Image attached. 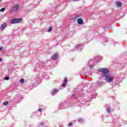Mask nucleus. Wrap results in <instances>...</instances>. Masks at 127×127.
<instances>
[{"label": "nucleus", "instance_id": "obj_2", "mask_svg": "<svg viewBox=\"0 0 127 127\" xmlns=\"http://www.w3.org/2000/svg\"><path fill=\"white\" fill-rule=\"evenodd\" d=\"M98 71L101 73H104V74H108L110 72L108 68H100Z\"/></svg>", "mask_w": 127, "mask_h": 127}, {"label": "nucleus", "instance_id": "obj_6", "mask_svg": "<svg viewBox=\"0 0 127 127\" xmlns=\"http://www.w3.org/2000/svg\"><path fill=\"white\" fill-rule=\"evenodd\" d=\"M59 57V55L58 53L54 54L52 56V60H56V59H58V57Z\"/></svg>", "mask_w": 127, "mask_h": 127}, {"label": "nucleus", "instance_id": "obj_1", "mask_svg": "<svg viewBox=\"0 0 127 127\" xmlns=\"http://www.w3.org/2000/svg\"><path fill=\"white\" fill-rule=\"evenodd\" d=\"M21 18L20 19H13L10 21V24H14V23H20L21 22Z\"/></svg>", "mask_w": 127, "mask_h": 127}, {"label": "nucleus", "instance_id": "obj_13", "mask_svg": "<svg viewBox=\"0 0 127 127\" xmlns=\"http://www.w3.org/2000/svg\"><path fill=\"white\" fill-rule=\"evenodd\" d=\"M51 31H52V27H50L48 30V32H50Z\"/></svg>", "mask_w": 127, "mask_h": 127}, {"label": "nucleus", "instance_id": "obj_10", "mask_svg": "<svg viewBox=\"0 0 127 127\" xmlns=\"http://www.w3.org/2000/svg\"><path fill=\"white\" fill-rule=\"evenodd\" d=\"M103 84V81H99L96 82V86H101Z\"/></svg>", "mask_w": 127, "mask_h": 127}, {"label": "nucleus", "instance_id": "obj_4", "mask_svg": "<svg viewBox=\"0 0 127 127\" xmlns=\"http://www.w3.org/2000/svg\"><path fill=\"white\" fill-rule=\"evenodd\" d=\"M19 8V5H15L13 7L12 9L11 10V12H13L14 11H17Z\"/></svg>", "mask_w": 127, "mask_h": 127}, {"label": "nucleus", "instance_id": "obj_20", "mask_svg": "<svg viewBox=\"0 0 127 127\" xmlns=\"http://www.w3.org/2000/svg\"><path fill=\"white\" fill-rule=\"evenodd\" d=\"M68 127H72V123H69Z\"/></svg>", "mask_w": 127, "mask_h": 127}, {"label": "nucleus", "instance_id": "obj_17", "mask_svg": "<svg viewBox=\"0 0 127 127\" xmlns=\"http://www.w3.org/2000/svg\"><path fill=\"white\" fill-rule=\"evenodd\" d=\"M5 80H9V77L6 76L5 77Z\"/></svg>", "mask_w": 127, "mask_h": 127}, {"label": "nucleus", "instance_id": "obj_15", "mask_svg": "<svg viewBox=\"0 0 127 127\" xmlns=\"http://www.w3.org/2000/svg\"><path fill=\"white\" fill-rule=\"evenodd\" d=\"M4 10H5V8H2L1 9H0V11L3 12Z\"/></svg>", "mask_w": 127, "mask_h": 127}, {"label": "nucleus", "instance_id": "obj_11", "mask_svg": "<svg viewBox=\"0 0 127 127\" xmlns=\"http://www.w3.org/2000/svg\"><path fill=\"white\" fill-rule=\"evenodd\" d=\"M116 5L118 7H121L122 6V3L121 2H116Z\"/></svg>", "mask_w": 127, "mask_h": 127}, {"label": "nucleus", "instance_id": "obj_14", "mask_svg": "<svg viewBox=\"0 0 127 127\" xmlns=\"http://www.w3.org/2000/svg\"><path fill=\"white\" fill-rule=\"evenodd\" d=\"M20 83H24V79L21 78L20 80Z\"/></svg>", "mask_w": 127, "mask_h": 127}, {"label": "nucleus", "instance_id": "obj_7", "mask_svg": "<svg viewBox=\"0 0 127 127\" xmlns=\"http://www.w3.org/2000/svg\"><path fill=\"white\" fill-rule=\"evenodd\" d=\"M77 23L78 24H83V23H84V21H83V19H82V18H78L77 19Z\"/></svg>", "mask_w": 127, "mask_h": 127}, {"label": "nucleus", "instance_id": "obj_21", "mask_svg": "<svg viewBox=\"0 0 127 127\" xmlns=\"http://www.w3.org/2000/svg\"><path fill=\"white\" fill-rule=\"evenodd\" d=\"M90 68H94V66L93 65H91Z\"/></svg>", "mask_w": 127, "mask_h": 127}, {"label": "nucleus", "instance_id": "obj_8", "mask_svg": "<svg viewBox=\"0 0 127 127\" xmlns=\"http://www.w3.org/2000/svg\"><path fill=\"white\" fill-rule=\"evenodd\" d=\"M59 91V89L55 88L53 90V91H52L51 93L53 95H55V94H56V93H58Z\"/></svg>", "mask_w": 127, "mask_h": 127}, {"label": "nucleus", "instance_id": "obj_9", "mask_svg": "<svg viewBox=\"0 0 127 127\" xmlns=\"http://www.w3.org/2000/svg\"><path fill=\"white\" fill-rule=\"evenodd\" d=\"M7 24L6 23H4L0 27V30H3L5 27H6Z\"/></svg>", "mask_w": 127, "mask_h": 127}, {"label": "nucleus", "instance_id": "obj_12", "mask_svg": "<svg viewBox=\"0 0 127 127\" xmlns=\"http://www.w3.org/2000/svg\"><path fill=\"white\" fill-rule=\"evenodd\" d=\"M3 106H6L8 105V101H5L3 103Z\"/></svg>", "mask_w": 127, "mask_h": 127}, {"label": "nucleus", "instance_id": "obj_23", "mask_svg": "<svg viewBox=\"0 0 127 127\" xmlns=\"http://www.w3.org/2000/svg\"><path fill=\"white\" fill-rule=\"evenodd\" d=\"M73 0L75 1H76V0Z\"/></svg>", "mask_w": 127, "mask_h": 127}, {"label": "nucleus", "instance_id": "obj_19", "mask_svg": "<svg viewBox=\"0 0 127 127\" xmlns=\"http://www.w3.org/2000/svg\"><path fill=\"white\" fill-rule=\"evenodd\" d=\"M3 48L2 47H0V51H2V50H3Z\"/></svg>", "mask_w": 127, "mask_h": 127}, {"label": "nucleus", "instance_id": "obj_16", "mask_svg": "<svg viewBox=\"0 0 127 127\" xmlns=\"http://www.w3.org/2000/svg\"><path fill=\"white\" fill-rule=\"evenodd\" d=\"M43 109H42V108H39L38 109V111L40 112V113H41L42 112Z\"/></svg>", "mask_w": 127, "mask_h": 127}, {"label": "nucleus", "instance_id": "obj_22", "mask_svg": "<svg viewBox=\"0 0 127 127\" xmlns=\"http://www.w3.org/2000/svg\"><path fill=\"white\" fill-rule=\"evenodd\" d=\"M2 61V59H0V62H1Z\"/></svg>", "mask_w": 127, "mask_h": 127}, {"label": "nucleus", "instance_id": "obj_3", "mask_svg": "<svg viewBox=\"0 0 127 127\" xmlns=\"http://www.w3.org/2000/svg\"><path fill=\"white\" fill-rule=\"evenodd\" d=\"M106 81L107 82H113V80H114V77L110 75H107L105 78Z\"/></svg>", "mask_w": 127, "mask_h": 127}, {"label": "nucleus", "instance_id": "obj_18", "mask_svg": "<svg viewBox=\"0 0 127 127\" xmlns=\"http://www.w3.org/2000/svg\"><path fill=\"white\" fill-rule=\"evenodd\" d=\"M107 111L108 113H110V112H111V109L108 108V109H107Z\"/></svg>", "mask_w": 127, "mask_h": 127}, {"label": "nucleus", "instance_id": "obj_5", "mask_svg": "<svg viewBox=\"0 0 127 127\" xmlns=\"http://www.w3.org/2000/svg\"><path fill=\"white\" fill-rule=\"evenodd\" d=\"M67 82H68V79L67 77H64V83L62 84V87H63V88H65L66 87V85H67Z\"/></svg>", "mask_w": 127, "mask_h": 127}]
</instances>
